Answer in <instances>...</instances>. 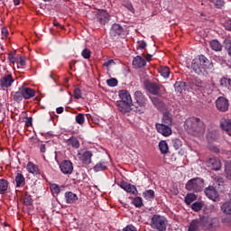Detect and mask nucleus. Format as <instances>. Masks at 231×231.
<instances>
[{
	"mask_svg": "<svg viewBox=\"0 0 231 231\" xmlns=\"http://www.w3.org/2000/svg\"><path fill=\"white\" fill-rule=\"evenodd\" d=\"M185 129L193 136L205 134V123L199 117H189L185 122Z\"/></svg>",
	"mask_w": 231,
	"mask_h": 231,
	"instance_id": "nucleus-1",
	"label": "nucleus"
},
{
	"mask_svg": "<svg viewBox=\"0 0 231 231\" xmlns=\"http://www.w3.org/2000/svg\"><path fill=\"white\" fill-rule=\"evenodd\" d=\"M119 97L121 100L116 102V106L118 111L122 113L123 115H125L127 113H131L133 111V97H131V94L125 90H120L119 91Z\"/></svg>",
	"mask_w": 231,
	"mask_h": 231,
	"instance_id": "nucleus-2",
	"label": "nucleus"
},
{
	"mask_svg": "<svg viewBox=\"0 0 231 231\" xmlns=\"http://www.w3.org/2000/svg\"><path fill=\"white\" fill-rule=\"evenodd\" d=\"M134 102L133 103V111L142 115L145 113V106H147V97L142 91L136 90L134 94Z\"/></svg>",
	"mask_w": 231,
	"mask_h": 231,
	"instance_id": "nucleus-3",
	"label": "nucleus"
},
{
	"mask_svg": "<svg viewBox=\"0 0 231 231\" xmlns=\"http://www.w3.org/2000/svg\"><path fill=\"white\" fill-rule=\"evenodd\" d=\"M169 221L161 215H153L151 219V227L157 231H166Z\"/></svg>",
	"mask_w": 231,
	"mask_h": 231,
	"instance_id": "nucleus-4",
	"label": "nucleus"
},
{
	"mask_svg": "<svg viewBox=\"0 0 231 231\" xmlns=\"http://www.w3.org/2000/svg\"><path fill=\"white\" fill-rule=\"evenodd\" d=\"M203 179L201 178H193L188 180L185 185L186 190L189 192H201L203 190Z\"/></svg>",
	"mask_w": 231,
	"mask_h": 231,
	"instance_id": "nucleus-5",
	"label": "nucleus"
},
{
	"mask_svg": "<svg viewBox=\"0 0 231 231\" xmlns=\"http://www.w3.org/2000/svg\"><path fill=\"white\" fill-rule=\"evenodd\" d=\"M215 106L220 113H226L230 107V101L225 97H218L215 101Z\"/></svg>",
	"mask_w": 231,
	"mask_h": 231,
	"instance_id": "nucleus-6",
	"label": "nucleus"
},
{
	"mask_svg": "<svg viewBox=\"0 0 231 231\" xmlns=\"http://www.w3.org/2000/svg\"><path fill=\"white\" fill-rule=\"evenodd\" d=\"M117 185L128 194H133V196H138V189H136V186L125 180H121L120 182L117 183Z\"/></svg>",
	"mask_w": 231,
	"mask_h": 231,
	"instance_id": "nucleus-7",
	"label": "nucleus"
},
{
	"mask_svg": "<svg viewBox=\"0 0 231 231\" xmlns=\"http://www.w3.org/2000/svg\"><path fill=\"white\" fill-rule=\"evenodd\" d=\"M155 129L157 133H160L162 136H171L172 134V128L169 125L157 123L155 124Z\"/></svg>",
	"mask_w": 231,
	"mask_h": 231,
	"instance_id": "nucleus-8",
	"label": "nucleus"
},
{
	"mask_svg": "<svg viewBox=\"0 0 231 231\" xmlns=\"http://www.w3.org/2000/svg\"><path fill=\"white\" fill-rule=\"evenodd\" d=\"M147 91L152 95H155L156 97H162L163 91H165V88L163 86H158L155 83H149L146 87Z\"/></svg>",
	"mask_w": 231,
	"mask_h": 231,
	"instance_id": "nucleus-9",
	"label": "nucleus"
},
{
	"mask_svg": "<svg viewBox=\"0 0 231 231\" xmlns=\"http://www.w3.org/2000/svg\"><path fill=\"white\" fill-rule=\"evenodd\" d=\"M15 80L14 79V77H12V74H6L4 77L0 79V88L3 91L5 89H8V88H12V84H14Z\"/></svg>",
	"mask_w": 231,
	"mask_h": 231,
	"instance_id": "nucleus-10",
	"label": "nucleus"
},
{
	"mask_svg": "<svg viewBox=\"0 0 231 231\" xmlns=\"http://www.w3.org/2000/svg\"><path fill=\"white\" fill-rule=\"evenodd\" d=\"M60 170L62 174L69 175L73 174V162L69 160L62 161L60 163Z\"/></svg>",
	"mask_w": 231,
	"mask_h": 231,
	"instance_id": "nucleus-11",
	"label": "nucleus"
},
{
	"mask_svg": "<svg viewBox=\"0 0 231 231\" xmlns=\"http://www.w3.org/2000/svg\"><path fill=\"white\" fill-rule=\"evenodd\" d=\"M78 156L82 163H84L85 165H90L91 158H93V152L86 150L83 152H79Z\"/></svg>",
	"mask_w": 231,
	"mask_h": 231,
	"instance_id": "nucleus-12",
	"label": "nucleus"
},
{
	"mask_svg": "<svg viewBox=\"0 0 231 231\" xmlns=\"http://www.w3.org/2000/svg\"><path fill=\"white\" fill-rule=\"evenodd\" d=\"M207 165L212 171H219L221 169V161L217 157H210Z\"/></svg>",
	"mask_w": 231,
	"mask_h": 231,
	"instance_id": "nucleus-13",
	"label": "nucleus"
},
{
	"mask_svg": "<svg viewBox=\"0 0 231 231\" xmlns=\"http://www.w3.org/2000/svg\"><path fill=\"white\" fill-rule=\"evenodd\" d=\"M107 169H109V162L106 160L99 161L93 167L94 172H104V171H107Z\"/></svg>",
	"mask_w": 231,
	"mask_h": 231,
	"instance_id": "nucleus-14",
	"label": "nucleus"
},
{
	"mask_svg": "<svg viewBox=\"0 0 231 231\" xmlns=\"http://www.w3.org/2000/svg\"><path fill=\"white\" fill-rule=\"evenodd\" d=\"M109 13L106 11H99L97 14V21L100 24H106V23H109Z\"/></svg>",
	"mask_w": 231,
	"mask_h": 231,
	"instance_id": "nucleus-15",
	"label": "nucleus"
},
{
	"mask_svg": "<svg viewBox=\"0 0 231 231\" xmlns=\"http://www.w3.org/2000/svg\"><path fill=\"white\" fill-rule=\"evenodd\" d=\"M220 127L222 131H225L229 136H231V120L223 118L220 120Z\"/></svg>",
	"mask_w": 231,
	"mask_h": 231,
	"instance_id": "nucleus-16",
	"label": "nucleus"
},
{
	"mask_svg": "<svg viewBox=\"0 0 231 231\" xmlns=\"http://www.w3.org/2000/svg\"><path fill=\"white\" fill-rule=\"evenodd\" d=\"M205 194H206L207 198H208L209 199H212L213 201H216V199H217V196H218L217 190L213 186H209V187L206 188Z\"/></svg>",
	"mask_w": 231,
	"mask_h": 231,
	"instance_id": "nucleus-17",
	"label": "nucleus"
},
{
	"mask_svg": "<svg viewBox=\"0 0 231 231\" xmlns=\"http://www.w3.org/2000/svg\"><path fill=\"white\" fill-rule=\"evenodd\" d=\"M134 68L137 69L140 68H143V66H147V61L142 56H135L132 62Z\"/></svg>",
	"mask_w": 231,
	"mask_h": 231,
	"instance_id": "nucleus-18",
	"label": "nucleus"
},
{
	"mask_svg": "<svg viewBox=\"0 0 231 231\" xmlns=\"http://www.w3.org/2000/svg\"><path fill=\"white\" fill-rule=\"evenodd\" d=\"M198 60L204 69H212V61L206 58L205 55H199Z\"/></svg>",
	"mask_w": 231,
	"mask_h": 231,
	"instance_id": "nucleus-19",
	"label": "nucleus"
},
{
	"mask_svg": "<svg viewBox=\"0 0 231 231\" xmlns=\"http://www.w3.org/2000/svg\"><path fill=\"white\" fill-rule=\"evenodd\" d=\"M65 200H66V203H68L69 205H71L79 201V197L77 196V194L71 191H67L65 192Z\"/></svg>",
	"mask_w": 231,
	"mask_h": 231,
	"instance_id": "nucleus-20",
	"label": "nucleus"
},
{
	"mask_svg": "<svg viewBox=\"0 0 231 231\" xmlns=\"http://www.w3.org/2000/svg\"><path fill=\"white\" fill-rule=\"evenodd\" d=\"M191 69L197 75H201L203 73V69H205L201 63L199 62V60H193L191 62Z\"/></svg>",
	"mask_w": 231,
	"mask_h": 231,
	"instance_id": "nucleus-21",
	"label": "nucleus"
},
{
	"mask_svg": "<svg viewBox=\"0 0 231 231\" xmlns=\"http://www.w3.org/2000/svg\"><path fill=\"white\" fill-rule=\"evenodd\" d=\"M21 89L25 100H30V98H33V97H35V90L33 88H23Z\"/></svg>",
	"mask_w": 231,
	"mask_h": 231,
	"instance_id": "nucleus-22",
	"label": "nucleus"
},
{
	"mask_svg": "<svg viewBox=\"0 0 231 231\" xmlns=\"http://www.w3.org/2000/svg\"><path fill=\"white\" fill-rule=\"evenodd\" d=\"M164 124V125H172V114L169 111H165L162 114V123Z\"/></svg>",
	"mask_w": 231,
	"mask_h": 231,
	"instance_id": "nucleus-23",
	"label": "nucleus"
},
{
	"mask_svg": "<svg viewBox=\"0 0 231 231\" xmlns=\"http://www.w3.org/2000/svg\"><path fill=\"white\" fill-rule=\"evenodd\" d=\"M110 33L112 35H114V37L122 35V33H124V27H122V25L118 24V23H114L112 25Z\"/></svg>",
	"mask_w": 231,
	"mask_h": 231,
	"instance_id": "nucleus-24",
	"label": "nucleus"
},
{
	"mask_svg": "<svg viewBox=\"0 0 231 231\" xmlns=\"http://www.w3.org/2000/svg\"><path fill=\"white\" fill-rule=\"evenodd\" d=\"M65 143L73 149H79L80 147V142L75 136H71L70 138L67 139Z\"/></svg>",
	"mask_w": 231,
	"mask_h": 231,
	"instance_id": "nucleus-25",
	"label": "nucleus"
},
{
	"mask_svg": "<svg viewBox=\"0 0 231 231\" xmlns=\"http://www.w3.org/2000/svg\"><path fill=\"white\" fill-rule=\"evenodd\" d=\"M186 88H187V83L184 81H177L174 84V89L176 93H179L180 95H181V93L185 91Z\"/></svg>",
	"mask_w": 231,
	"mask_h": 231,
	"instance_id": "nucleus-26",
	"label": "nucleus"
},
{
	"mask_svg": "<svg viewBox=\"0 0 231 231\" xmlns=\"http://www.w3.org/2000/svg\"><path fill=\"white\" fill-rule=\"evenodd\" d=\"M211 219V217H203L199 219L200 226L203 230H208Z\"/></svg>",
	"mask_w": 231,
	"mask_h": 231,
	"instance_id": "nucleus-27",
	"label": "nucleus"
},
{
	"mask_svg": "<svg viewBox=\"0 0 231 231\" xmlns=\"http://www.w3.org/2000/svg\"><path fill=\"white\" fill-rule=\"evenodd\" d=\"M220 208L223 214H226V216H231V199L224 202Z\"/></svg>",
	"mask_w": 231,
	"mask_h": 231,
	"instance_id": "nucleus-28",
	"label": "nucleus"
},
{
	"mask_svg": "<svg viewBox=\"0 0 231 231\" xmlns=\"http://www.w3.org/2000/svg\"><path fill=\"white\" fill-rule=\"evenodd\" d=\"M14 181L16 183V187H24L26 185V180L24 179V176L23 173H17L14 179Z\"/></svg>",
	"mask_w": 231,
	"mask_h": 231,
	"instance_id": "nucleus-29",
	"label": "nucleus"
},
{
	"mask_svg": "<svg viewBox=\"0 0 231 231\" xmlns=\"http://www.w3.org/2000/svg\"><path fill=\"white\" fill-rule=\"evenodd\" d=\"M194 84L196 86V88H199V91H201L203 93V91H205V89H207V86H208L207 84V82H204L203 80H201L200 79H196L194 81Z\"/></svg>",
	"mask_w": 231,
	"mask_h": 231,
	"instance_id": "nucleus-30",
	"label": "nucleus"
},
{
	"mask_svg": "<svg viewBox=\"0 0 231 231\" xmlns=\"http://www.w3.org/2000/svg\"><path fill=\"white\" fill-rule=\"evenodd\" d=\"M8 185H10L8 180L0 179V194H6L8 192Z\"/></svg>",
	"mask_w": 231,
	"mask_h": 231,
	"instance_id": "nucleus-31",
	"label": "nucleus"
},
{
	"mask_svg": "<svg viewBox=\"0 0 231 231\" xmlns=\"http://www.w3.org/2000/svg\"><path fill=\"white\" fill-rule=\"evenodd\" d=\"M198 199V195L194 193H188L184 198V203L186 205H191L193 201H196Z\"/></svg>",
	"mask_w": 231,
	"mask_h": 231,
	"instance_id": "nucleus-32",
	"label": "nucleus"
},
{
	"mask_svg": "<svg viewBox=\"0 0 231 231\" xmlns=\"http://www.w3.org/2000/svg\"><path fill=\"white\" fill-rule=\"evenodd\" d=\"M150 98L152 100V103L157 109H162V107H163V106H165V103H163V101L162 99H160L159 97H150Z\"/></svg>",
	"mask_w": 231,
	"mask_h": 231,
	"instance_id": "nucleus-33",
	"label": "nucleus"
},
{
	"mask_svg": "<svg viewBox=\"0 0 231 231\" xmlns=\"http://www.w3.org/2000/svg\"><path fill=\"white\" fill-rule=\"evenodd\" d=\"M26 169L31 174H39V166L33 164L32 162L27 163Z\"/></svg>",
	"mask_w": 231,
	"mask_h": 231,
	"instance_id": "nucleus-34",
	"label": "nucleus"
},
{
	"mask_svg": "<svg viewBox=\"0 0 231 231\" xmlns=\"http://www.w3.org/2000/svg\"><path fill=\"white\" fill-rule=\"evenodd\" d=\"M211 50L214 51H221L223 50V45L217 40H213L209 42Z\"/></svg>",
	"mask_w": 231,
	"mask_h": 231,
	"instance_id": "nucleus-35",
	"label": "nucleus"
},
{
	"mask_svg": "<svg viewBox=\"0 0 231 231\" xmlns=\"http://www.w3.org/2000/svg\"><path fill=\"white\" fill-rule=\"evenodd\" d=\"M159 73L164 79H169L171 75V69H169L167 66H162L159 68Z\"/></svg>",
	"mask_w": 231,
	"mask_h": 231,
	"instance_id": "nucleus-36",
	"label": "nucleus"
},
{
	"mask_svg": "<svg viewBox=\"0 0 231 231\" xmlns=\"http://www.w3.org/2000/svg\"><path fill=\"white\" fill-rule=\"evenodd\" d=\"M217 228H219V219L216 217H211V220L209 222V227L208 230L215 231L217 230Z\"/></svg>",
	"mask_w": 231,
	"mask_h": 231,
	"instance_id": "nucleus-37",
	"label": "nucleus"
},
{
	"mask_svg": "<svg viewBox=\"0 0 231 231\" xmlns=\"http://www.w3.org/2000/svg\"><path fill=\"white\" fill-rule=\"evenodd\" d=\"M199 226H201V223L198 219H194L189 224L188 231H198L199 230Z\"/></svg>",
	"mask_w": 231,
	"mask_h": 231,
	"instance_id": "nucleus-38",
	"label": "nucleus"
},
{
	"mask_svg": "<svg viewBox=\"0 0 231 231\" xmlns=\"http://www.w3.org/2000/svg\"><path fill=\"white\" fill-rule=\"evenodd\" d=\"M159 150L161 151L162 154L169 153V144H167V141H161L159 143Z\"/></svg>",
	"mask_w": 231,
	"mask_h": 231,
	"instance_id": "nucleus-39",
	"label": "nucleus"
},
{
	"mask_svg": "<svg viewBox=\"0 0 231 231\" xmlns=\"http://www.w3.org/2000/svg\"><path fill=\"white\" fill-rule=\"evenodd\" d=\"M143 198L146 199V201H152L154 199V190L147 189L143 192Z\"/></svg>",
	"mask_w": 231,
	"mask_h": 231,
	"instance_id": "nucleus-40",
	"label": "nucleus"
},
{
	"mask_svg": "<svg viewBox=\"0 0 231 231\" xmlns=\"http://www.w3.org/2000/svg\"><path fill=\"white\" fill-rule=\"evenodd\" d=\"M132 205L135 206L136 208H142L143 207V199H142V197L133 198Z\"/></svg>",
	"mask_w": 231,
	"mask_h": 231,
	"instance_id": "nucleus-41",
	"label": "nucleus"
},
{
	"mask_svg": "<svg viewBox=\"0 0 231 231\" xmlns=\"http://www.w3.org/2000/svg\"><path fill=\"white\" fill-rule=\"evenodd\" d=\"M220 86L221 88H226L227 89H230L231 88V79L226 77L221 78L220 79Z\"/></svg>",
	"mask_w": 231,
	"mask_h": 231,
	"instance_id": "nucleus-42",
	"label": "nucleus"
},
{
	"mask_svg": "<svg viewBox=\"0 0 231 231\" xmlns=\"http://www.w3.org/2000/svg\"><path fill=\"white\" fill-rule=\"evenodd\" d=\"M13 98L14 102H22V100L24 98L23 90L20 88L19 91L14 92Z\"/></svg>",
	"mask_w": 231,
	"mask_h": 231,
	"instance_id": "nucleus-43",
	"label": "nucleus"
},
{
	"mask_svg": "<svg viewBox=\"0 0 231 231\" xmlns=\"http://www.w3.org/2000/svg\"><path fill=\"white\" fill-rule=\"evenodd\" d=\"M23 203L27 207H30V205H32V203H33V199H32V195L28 194V191L24 192Z\"/></svg>",
	"mask_w": 231,
	"mask_h": 231,
	"instance_id": "nucleus-44",
	"label": "nucleus"
},
{
	"mask_svg": "<svg viewBox=\"0 0 231 231\" xmlns=\"http://www.w3.org/2000/svg\"><path fill=\"white\" fill-rule=\"evenodd\" d=\"M191 208L194 210V212H199V210L203 208V203L199 201L194 202L191 205Z\"/></svg>",
	"mask_w": 231,
	"mask_h": 231,
	"instance_id": "nucleus-45",
	"label": "nucleus"
},
{
	"mask_svg": "<svg viewBox=\"0 0 231 231\" xmlns=\"http://www.w3.org/2000/svg\"><path fill=\"white\" fill-rule=\"evenodd\" d=\"M50 189L52 194H60V187L59 184H51Z\"/></svg>",
	"mask_w": 231,
	"mask_h": 231,
	"instance_id": "nucleus-46",
	"label": "nucleus"
},
{
	"mask_svg": "<svg viewBox=\"0 0 231 231\" xmlns=\"http://www.w3.org/2000/svg\"><path fill=\"white\" fill-rule=\"evenodd\" d=\"M81 57H83V59H86V60L91 59V50L85 48L81 51Z\"/></svg>",
	"mask_w": 231,
	"mask_h": 231,
	"instance_id": "nucleus-47",
	"label": "nucleus"
},
{
	"mask_svg": "<svg viewBox=\"0 0 231 231\" xmlns=\"http://www.w3.org/2000/svg\"><path fill=\"white\" fill-rule=\"evenodd\" d=\"M86 121V118L84 116V114H78L76 116V123L79 125H83L84 122Z\"/></svg>",
	"mask_w": 231,
	"mask_h": 231,
	"instance_id": "nucleus-48",
	"label": "nucleus"
},
{
	"mask_svg": "<svg viewBox=\"0 0 231 231\" xmlns=\"http://www.w3.org/2000/svg\"><path fill=\"white\" fill-rule=\"evenodd\" d=\"M210 3H213V5L216 6V8H223L225 5V1L224 0H209Z\"/></svg>",
	"mask_w": 231,
	"mask_h": 231,
	"instance_id": "nucleus-49",
	"label": "nucleus"
},
{
	"mask_svg": "<svg viewBox=\"0 0 231 231\" xmlns=\"http://www.w3.org/2000/svg\"><path fill=\"white\" fill-rule=\"evenodd\" d=\"M106 84H107V86H109V88H115V87L118 86V80H116V79H115V78H112V79L106 80Z\"/></svg>",
	"mask_w": 231,
	"mask_h": 231,
	"instance_id": "nucleus-50",
	"label": "nucleus"
},
{
	"mask_svg": "<svg viewBox=\"0 0 231 231\" xmlns=\"http://www.w3.org/2000/svg\"><path fill=\"white\" fill-rule=\"evenodd\" d=\"M171 143H172V147H174L176 151H178V149H180L182 145L181 140L180 139H173L171 141Z\"/></svg>",
	"mask_w": 231,
	"mask_h": 231,
	"instance_id": "nucleus-51",
	"label": "nucleus"
},
{
	"mask_svg": "<svg viewBox=\"0 0 231 231\" xmlns=\"http://www.w3.org/2000/svg\"><path fill=\"white\" fill-rule=\"evenodd\" d=\"M209 138L213 140V142H217L219 140V132L213 131L209 134Z\"/></svg>",
	"mask_w": 231,
	"mask_h": 231,
	"instance_id": "nucleus-52",
	"label": "nucleus"
},
{
	"mask_svg": "<svg viewBox=\"0 0 231 231\" xmlns=\"http://www.w3.org/2000/svg\"><path fill=\"white\" fill-rule=\"evenodd\" d=\"M1 39L5 40L8 37V29L6 27H2L1 29Z\"/></svg>",
	"mask_w": 231,
	"mask_h": 231,
	"instance_id": "nucleus-53",
	"label": "nucleus"
},
{
	"mask_svg": "<svg viewBox=\"0 0 231 231\" xmlns=\"http://www.w3.org/2000/svg\"><path fill=\"white\" fill-rule=\"evenodd\" d=\"M74 97H76L78 100L79 98H82V91L80 88H77L74 89Z\"/></svg>",
	"mask_w": 231,
	"mask_h": 231,
	"instance_id": "nucleus-54",
	"label": "nucleus"
},
{
	"mask_svg": "<svg viewBox=\"0 0 231 231\" xmlns=\"http://www.w3.org/2000/svg\"><path fill=\"white\" fill-rule=\"evenodd\" d=\"M226 175L227 180H231V162L226 167Z\"/></svg>",
	"mask_w": 231,
	"mask_h": 231,
	"instance_id": "nucleus-55",
	"label": "nucleus"
},
{
	"mask_svg": "<svg viewBox=\"0 0 231 231\" xmlns=\"http://www.w3.org/2000/svg\"><path fill=\"white\" fill-rule=\"evenodd\" d=\"M138 47L137 50H145V48H147V42H145L144 41L143 42H138Z\"/></svg>",
	"mask_w": 231,
	"mask_h": 231,
	"instance_id": "nucleus-56",
	"label": "nucleus"
},
{
	"mask_svg": "<svg viewBox=\"0 0 231 231\" xmlns=\"http://www.w3.org/2000/svg\"><path fill=\"white\" fill-rule=\"evenodd\" d=\"M123 231H138V229H136V227L133 225H128L123 228Z\"/></svg>",
	"mask_w": 231,
	"mask_h": 231,
	"instance_id": "nucleus-57",
	"label": "nucleus"
},
{
	"mask_svg": "<svg viewBox=\"0 0 231 231\" xmlns=\"http://www.w3.org/2000/svg\"><path fill=\"white\" fill-rule=\"evenodd\" d=\"M17 66L18 68H24L26 66V60L21 57Z\"/></svg>",
	"mask_w": 231,
	"mask_h": 231,
	"instance_id": "nucleus-58",
	"label": "nucleus"
},
{
	"mask_svg": "<svg viewBox=\"0 0 231 231\" xmlns=\"http://www.w3.org/2000/svg\"><path fill=\"white\" fill-rule=\"evenodd\" d=\"M115 64L116 63L114 60H108L103 64V66H105L106 68H111V66H115Z\"/></svg>",
	"mask_w": 231,
	"mask_h": 231,
	"instance_id": "nucleus-59",
	"label": "nucleus"
},
{
	"mask_svg": "<svg viewBox=\"0 0 231 231\" xmlns=\"http://www.w3.org/2000/svg\"><path fill=\"white\" fill-rule=\"evenodd\" d=\"M32 122H33V118H32V117H26V120H25V125H26V127H32Z\"/></svg>",
	"mask_w": 231,
	"mask_h": 231,
	"instance_id": "nucleus-60",
	"label": "nucleus"
},
{
	"mask_svg": "<svg viewBox=\"0 0 231 231\" xmlns=\"http://www.w3.org/2000/svg\"><path fill=\"white\" fill-rule=\"evenodd\" d=\"M210 151H212V152H216V154H218V152H220L219 148H217V146H210Z\"/></svg>",
	"mask_w": 231,
	"mask_h": 231,
	"instance_id": "nucleus-61",
	"label": "nucleus"
},
{
	"mask_svg": "<svg viewBox=\"0 0 231 231\" xmlns=\"http://www.w3.org/2000/svg\"><path fill=\"white\" fill-rule=\"evenodd\" d=\"M56 113H57L58 115H62V113H64V107H62V106L57 107V108H56Z\"/></svg>",
	"mask_w": 231,
	"mask_h": 231,
	"instance_id": "nucleus-62",
	"label": "nucleus"
},
{
	"mask_svg": "<svg viewBox=\"0 0 231 231\" xmlns=\"http://www.w3.org/2000/svg\"><path fill=\"white\" fill-rule=\"evenodd\" d=\"M40 151L42 153L46 152V144H41L40 145Z\"/></svg>",
	"mask_w": 231,
	"mask_h": 231,
	"instance_id": "nucleus-63",
	"label": "nucleus"
},
{
	"mask_svg": "<svg viewBox=\"0 0 231 231\" xmlns=\"http://www.w3.org/2000/svg\"><path fill=\"white\" fill-rule=\"evenodd\" d=\"M226 30L231 32V22L226 23Z\"/></svg>",
	"mask_w": 231,
	"mask_h": 231,
	"instance_id": "nucleus-64",
	"label": "nucleus"
}]
</instances>
